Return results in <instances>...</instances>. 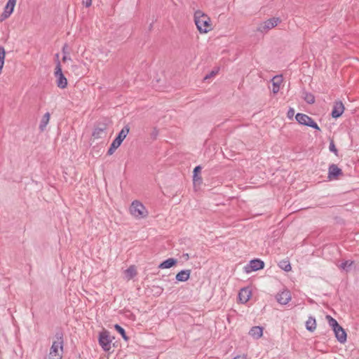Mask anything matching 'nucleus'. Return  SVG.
Listing matches in <instances>:
<instances>
[{
	"instance_id": "39448f33",
	"label": "nucleus",
	"mask_w": 359,
	"mask_h": 359,
	"mask_svg": "<svg viewBox=\"0 0 359 359\" xmlns=\"http://www.w3.org/2000/svg\"><path fill=\"white\" fill-rule=\"evenodd\" d=\"M281 22L279 18H270L262 23H260L257 30L262 33H266L273 27H276Z\"/></svg>"
},
{
	"instance_id": "4be33fe9",
	"label": "nucleus",
	"mask_w": 359,
	"mask_h": 359,
	"mask_svg": "<svg viewBox=\"0 0 359 359\" xmlns=\"http://www.w3.org/2000/svg\"><path fill=\"white\" fill-rule=\"evenodd\" d=\"M129 131H130V128L128 126H124L122 128V130L119 132L116 138L118 139L119 140H121V142H123V140L126 137Z\"/></svg>"
},
{
	"instance_id": "a211bd4d",
	"label": "nucleus",
	"mask_w": 359,
	"mask_h": 359,
	"mask_svg": "<svg viewBox=\"0 0 359 359\" xmlns=\"http://www.w3.org/2000/svg\"><path fill=\"white\" fill-rule=\"evenodd\" d=\"M50 114L49 112H46L40 121L39 129L41 131H43L46 128L49 121H50Z\"/></svg>"
},
{
	"instance_id": "9b49d317",
	"label": "nucleus",
	"mask_w": 359,
	"mask_h": 359,
	"mask_svg": "<svg viewBox=\"0 0 359 359\" xmlns=\"http://www.w3.org/2000/svg\"><path fill=\"white\" fill-rule=\"evenodd\" d=\"M276 300L277 302L282 305H286L291 300V294L290 292L287 290H283L280 292H278L276 294Z\"/></svg>"
},
{
	"instance_id": "f704fd0d",
	"label": "nucleus",
	"mask_w": 359,
	"mask_h": 359,
	"mask_svg": "<svg viewBox=\"0 0 359 359\" xmlns=\"http://www.w3.org/2000/svg\"><path fill=\"white\" fill-rule=\"evenodd\" d=\"M117 148L116 147H113V146L111 144L108 151H107V154L108 155H112L114 151H116Z\"/></svg>"
},
{
	"instance_id": "f8f14e48",
	"label": "nucleus",
	"mask_w": 359,
	"mask_h": 359,
	"mask_svg": "<svg viewBox=\"0 0 359 359\" xmlns=\"http://www.w3.org/2000/svg\"><path fill=\"white\" fill-rule=\"evenodd\" d=\"M251 295H252V292L249 288H248V287L243 288L240 290V292L238 293L239 301L241 303L245 304L249 301V299L251 297Z\"/></svg>"
},
{
	"instance_id": "473e14b6",
	"label": "nucleus",
	"mask_w": 359,
	"mask_h": 359,
	"mask_svg": "<svg viewBox=\"0 0 359 359\" xmlns=\"http://www.w3.org/2000/svg\"><path fill=\"white\" fill-rule=\"evenodd\" d=\"M294 115V109L290 107L287 113V116L289 119H292Z\"/></svg>"
},
{
	"instance_id": "9d476101",
	"label": "nucleus",
	"mask_w": 359,
	"mask_h": 359,
	"mask_svg": "<svg viewBox=\"0 0 359 359\" xmlns=\"http://www.w3.org/2000/svg\"><path fill=\"white\" fill-rule=\"evenodd\" d=\"M343 175L341 169L337 167L335 164L330 165L328 168V175L327 178L330 180H334L338 179V177Z\"/></svg>"
},
{
	"instance_id": "2eb2a0df",
	"label": "nucleus",
	"mask_w": 359,
	"mask_h": 359,
	"mask_svg": "<svg viewBox=\"0 0 359 359\" xmlns=\"http://www.w3.org/2000/svg\"><path fill=\"white\" fill-rule=\"evenodd\" d=\"M249 334L254 339H259L263 335V328L260 326L252 327L249 331Z\"/></svg>"
},
{
	"instance_id": "e433bc0d",
	"label": "nucleus",
	"mask_w": 359,
	"mask_h": 359,
	"mask_svg": "<svg viewBox=\"0 0 359 359\" xmlns=\"http://www.w3.org/2000/svg\"><path fill=\"white\" fill-rule=\"evenodd\" d=\"M189 254H187V253L183 254L182 256H181V260L184 259V260L187 261L189 259Z\"/></svg>"
},
{
	"instance_id": "5701e85b",
	"label": "nucleus",
	"mask_w": 359,
	"mask_h": 359,
	"mask_svg": "<svg viewBox=\"0 0 359 359\" xmlns=\"http://www.w3.org/2000/svg\"><path fill=\"white\" fill-rule=\"evenodd\" d=\"M278 266H280V269L287 272L290 271L292 270L291 265L290 262L287 260H283L280 262Z\"/></svg>"
},
{
	"instance_id": "4c0bfd02",
	"label": "nucleus",
	"mask_w": 359,
	"mask_h": 359,
	"mask_svg": "<svg viewBox=\"0 0 359 359\" xmlns=\"http://www.w3.org/2000/svg\"><path fill=\"white\" fill-rule=\"evenodd\" d=\"M67 60H70L69 57H67L66 55H65L63 57H62V60L64 62L67 61Z\"/></svg>"
},
{
	"instance_id": "0eeeda50",
	"label": "nucleus",
	"mask_w": 359,
	"mask_h": 359,
	"mask_svg": "<svg viewBox=\"0 0 359 359\" xmlns=\"http://www.w3.org/2000/svg\"><path fill=\"white\" fill-rule=\"evenodd\" d=\"M17 0H8L6 3L4 11L0 14V22L8 19L14 11Z\"/></svg>"
},
{
	"instance_id": "f03ea898",
	"label": "nucleus",
	"mask_w": 359,
	"mask_h": 359,
	"mask_svg": "<svg viewBox=\"0 0 359 359\" xmlns=\"http://www.w3.org/2000/svg\"><path fill=\"white\" fill-rule=\"evenodd\" d=\"M129 212L134 218L137 219H145L149 215V211L147 208L140 201H133L130 207Z\"/></svg>"
},
{
	"instance_id": "a878e982",
	"label": "nucleus",
	"mask_w": 359,
	"mask_h": 359,
	"mask_svg": "<svg viewBox=\"0 0 359 359\" xmlns=\"http://www.w3.org/2000/svg\"><path fill=\"white\" fill-rule=\"evenodd\" d=\"M353 264V262H352L351 260H346V261L343 262L341 264L340 268L346 271H348Z\"/></svg>"
},
{
	"instance_id": "7c9ffc66",
	"label": "nucleus",
	"mask_w": 359,
	"mask_h": 359,
	"mask_svg": "<svg viewBox=\"0 0 359 359\" xmlns=\"http://www.w3.org/2000/svg\"><path fill=\"white\" fill-rule=\"evenodd\" d=\"M102 133H104V130L101 128H96L93 133V137L97 138L99 137Z\"/></svg>"
},
{
	"instance_id": "1a4fd4ad",
	"label": "nucleus",
	"mask_w": 359,
	"mask_h": 359,
	"mask_svg": "<svg viewBox=\"0 0 359 359\" xmlns=\"http://www.w3.org/2000/svg\"><path fill=\"white\" fill-rule=\"evenodd\" d=\"M264 263L263 261L258 259H255L251 260L249 264H248L247 266H245L244 267V269L247 273H249L252 271H255L262 269L264 268Z\"/></svg>"
},
{
	"instance_id": "c85d7f7f",
	"label": "nucleus",
	"mask_w": 359,
	"mask_h": 359,
	"mask_svg": "<svg viewBox=\"0 0 359 359\" xmlns=\"http://www.w3.org/2000/svg\"><path fill=\"white\" fill-rule=\"evenodd\" d=\"M329 150L331 151V152H333L336 156H338V150L337 149L336 147H335V144L334 143V141L332 140L330 142V145H329Z\"/></svg>"
},
{
	"instance_id": "f257e3e1",
	"label": "nucleus",
	"mask_w": 359,
	"mask_h": 359,
	"mask_svg": "<svg viewBox=\"0 0 359 359\" xmlns=\"http://www.w3.org/2000/svg\"><path fill=\"white\" fill-rule=\"evenodd\" d=\"M194 21L200 33H207L212 29V25L210 23V18L202 13L201 11H197L194 14Z\"/></svg>"
},
{
	"instance_id": "c756f323",
	"label": "nucleus",
	"mask_w": 359,
	"mask_h": 359,
	"mask_svg": "<svg viewBox=\"0 0 359 359\" xmlns=\"http://www.w3.org/2000/svg\"><path fill=\"white\" fill-rule=\"evenodd\" d=\"M218 72H219V68H216V69H213L210 74H207L204 77V79L207 80L208 79H210V78L215 76V75H217L218 74Z\"/></svg>"
},
{
	"instance_id": "412c9836",
	"label": "nucleus",
	"mask_w": 359,
	"mask_h": 359,
	"mask_svg": "<svg viewBox=\"0 0 359 359\" xmlns=\"http://www.w3.org/2000/svg\"><path fill=\"white\" fill-rule=\"evenodd\" d=\"M125 277L127 280H130L137 274L136 269L134 266H130L124 271Z\"/></svg>"
},
{
	"instance_id": "dca6fc26",
	"label": "nucleus",
	"mask_w": 359,
	"mask_h": 359,
	"mask_svg": "<svg viewBox=\"0 0 359 359\" xmlns=\"http://www.w3.org/2000/svg\"><path fill=\"white\" fill-rule=\"evenodd\" d=\"M201 167L200 165L196 166L194 170L193 182L194 186L200 185L202 182V178L199 175L201 171Z\"/></svg>"
},
{
	"instance_id": "393cba45",
	"label": "nucleus",
	"mask_w": 359,
	"mask_h": 359,
	"mask_svg": "<svg viewBox=\"0 0 359 359\" xmlns=\"http://www.w3.org/2000/svg\"><path fill=\"white\" fill-rule=\"evenodd\" d=\"M304 100L308 104H313L315 102V97L312 93H304Z\"/></svg>"
},
{
	"instance_id": "20e7f679",
	"label": "nucleus",
	"mask_w": 359,
	"mask_h": 359,
	"mask_svg": "<svg viewBox=\"0 0 359 359\" xmlns=\"http://www.w3.org/2000/svg\"><path fill=\"white\" fill-rule=\"evenodd\" d=\"M295 118L297 121L301 125L307 126L316 130H320V128L313 121V119L305 114L297 113L295 116Z\"/></svg>"
},
{
	"instance_id": "6ab92c4d",
	"label": "nucleus",
	"mask_w": 359,
	"mask_h": 359,
	"mask_svg": "<svg viewBox=\"0 0 359 359\" xmlns=\"http://www.w3.org/2000/svg\"><path fill=\"white\" fill-rule=\"evenodd\" d=\"M175 264H177L176 259L173 258H169L161 263L158 267L160 269H169L174 266Z\"/></svg>"
},
{
	"instance_id": "6e6552de",
	"label": "nucleus",
	"mask_w": 359,
	"mask_h": 359,
	"mask_svg": "<svg viewBox=\"0 0 359 359\" xmlns=\"http://www.w3.org/2000/svg\"><path fill=\"white\" fill-rule=\"evenodd\" d=\"M99 344L104 351H109L111 348V340L107 332H102L100 334Z\"/></svg>"
},
{
	"instance_id": "bb28decb",
	"label": "nucleus",
	"mask_w": 359,
	"mask_h": 359,
	"mask_svg": "<svg viewBox=\"0 0 359 359\" xmlns=\"http://www.w3.org/2000/svg\"><path fill=\"white\" fill-rule=\"evenodd\" d=\"M190 270H181V282L186 281L189 278Z\"/></svg>"
},
{
	"instance_id": "2f4dec72",
	"label": "nucleus",
	"mask_w": 359,
	"mask_h": 359,
	"mask_svg": "<svg viewBox=\"0 0 359 359\" xmlns=\"http://www.w3.org/2000/svg\"><path fill=\"white\" fill-rule=\"evenodd\" d=\"M121 140H119L116 137L112 142L111 145L113 146V147H116L118 149L121 146Z\"/></svg>"
},
{
	"instance_id": "b1692460",
	"label": "nucleus",
	"mask_w": 359,
	"mask_h": 359,
	"mask_svg": "<svg viewBox=\"0 0 359 359\" xmlns=\"http://www.w3.org/2000/svg\"><path fill=\"white\" fill-rule=\"evenodd\" d=\"M326 319L327 320L328 325L330 327L332 328V330L336 329L339 325L338 324L337 321L333 318L331 316H326Z\"/></svg>"
},
{
	"instance_id": "aec40b11",
	"label": "nucleus",
	"mask_w": 359,
	"mask_h": 359,
	"mask_svg": "<svg viewBox=\"0 0 359 359\" xmlns=\"http://www.w3.org/2000/svg\"><path fill=\"white\" fill-rule=\"evenodd\" d=\"M306 327L310 332H313L316 328V319L311 316L309 317L306 322Z\"/></svg>"
},
{
	"instance_id": "cd10ccee",
	"label": "nucleus",
	"mask_w": 359,
	"mask_h": 359,
	"mask_svg": "<svg viewBox=\"0 0 359 359\" xmlns=\"http://www.w3.org/2000/svg\"><path fill=\"white\" fill-rule=\"evenodd\" d=\"M114 328L116 329V330L121 334V335L122 336V337L125 339V340H128V337H126V332H125V330L124 329L121 327L120 325H114Z\"/></svg>"
},
{
	"instance_id": "4468645a",
	"label": "nucleus",
	"mask_w": 359,
	"mask_h": 359,
	"mask_svg": "<svg viewBox=\"0 0 359 359\" xmlns=\"http://www.w3.org/2000/svg\"><path fill=\"white\" fill-rule=\"evenodd\" d=\"M333 331L336 338L340 343H344L346 341V333L341 326H338Z\"/></svg>"
},
{
	"instance_id": "7ed1b4c3",
	"label": "nucleus",
	"mask_w": 359,
	"mask_h": 359,
	"mask_svg": "<svg viewBox=\"0 0 359 359\" xmlns=\"http://www.w3.org/2000/svg\"><path fill=\"white\" fill-rule=\"evenodd\" d=\"M63 352V341L61 337L53 341L48 355V359H62Z\"/></svg>"
},
{
	"instance_id": "f3484780",
	"label": "nucleus",
	"mask_w": 359,
	"mask_h": 359,
	"mask_svg": "<svg viewBox=\"0 0 359 359\" xmlns=\"http://www.w3.org/2000/svg\"><path fill=\"white\" fill-rule=\"evenodd\" d=\"M273 89L272 91L274 94H276L280 90V86L282 83L281 76H276L272 80Z\"/></svg>"
},
{
	"instance_id": "ddd939ff",
	"label": "nucleus",
	"mask_w": 359,
	"mask_h": 359,
	"mask_svg": "<svg viewBox=\"0 0 359 359\" xmlns=\"http://www.w3.org/2000/svg\"><path fill=\"white\" fill-rule=\"evenodd\" d=\"M344 107L343 103L341 102H337L334 105L332 116L335 118H339L344 113Z\"/></svg>"
},
{
	"instance_id": "58836bf2",
	"label": "nucleus",
	"mask_w": 359,
	"mask_h": 359,
	"mask_svg": "<svg viewBox=\"0 0 359 359\" xmlns=\"http://www.w3.org/2000/svg\"><path fill=\"white\" fill-rule=\"evenodd\" d=\"M175 278H176V279H177V280H180V273H177V274H176Z\"/></svg>"
},
{
	"instance_id": "72a5a7b5",
	"label": "nucleus",
	"mask_w": 359,
	"mask_h": 359,
	"mask_svg": "<svg viewBox=\"0 0 359 359\" xmlns=\"http://www.w3.org/2000/svg\"><path fill=\"white\" fill-rule=\"evenodd\" d=\"M117 148L116 147H113V146L111 144L108 151H107V154L108 155H112L114 151H116Z\"/></svg>"
},
{
	"instance_id": "423d86ee",
	"label": "nucleus",
	"mask_w": 359,
	"mask_h": 359,
	"mask_svg": "<svg viewBox=\"0 0 359 359\" xmlns=\"http://www.w3.org/2000/svg\"><path fill=\"white\" fill-rule=\"evenodd\" d=\"M55 76L56 79V84L58 88L64 89L67 86V79L64 76L62 72L60 62L58 61L56 64L55 70Z\"/></svg>"
},
{
	"instance_id": "c9c22d12",
	"label": "nucleus",
	"mask_w": 359,
	"mask_h": 359,
	"mask_svg": "<svg viewBox=\"0 0 359 359\" xmlns=\"http://www.w3.org/2000/svg\"><path fill=\"white\" fill-rule=\"evenodd\" d=\"M82 3L86 7H89L92 4V0H83Z\"/></svg>"
}]
</instances>
